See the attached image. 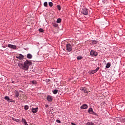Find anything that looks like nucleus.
<instances>
[{
    "instance_id": "obj_1",
    "label": "nucleus",
    "mask_w": 125,
    "mask_h": 125,
    "mask_svg": "<svg viewBox=\"0 0 125 125\" xmlns=\"http://www.w3.org/2000/svg\"><path fill=\"white\" fill-rule=\"evenodd\" d=\"M32 64V61L30 60H27L24 62V63L22 61L18 63V66L21 70H24L25 71H28L29 70V66Z\"/></svg>"
},
{
    "instance_id": "obj_2",
    "label": "nucleus",
    "mask_w": 125,
    "mask_h": 125,
    "mask_svg": "<svg viewBox=\"0 0 125 125\" xmlns=\"http://www.w3.org/2000/svg\"><path fill=\"white\" fill-rule=\"evenodd\" d=\"M89 12H90L89 9L86 7L83 8L82 10L81 11V13L82 14H83V15H88Z\"/></svg>"
},
{
    "instance_id": "obj_3",
    "label": "nucleus",
    "mask_w": 125,
    "mask_h": 125,
    "mask_svg": "<svg viewBox=\"0 0 125 125\" xmlns=\"http://www.w3.org/2000/svg\"><path fill=\"white\" fill-rule=\"evenodd\" d=\"M90 55L92 56V57H95V56H97L98 55V53L96 52V51L92 50L90 52Z\"/></svg>"
},
{
    "instance_id": "obj_4",
    "label": "nucleus",
    "mask_w": 125,
    "mask_h": 125,
    "mask_svg": "<svg viewBox=\"0 0 125 125\" xmlns=\"http://www.w3.org/2000/svg\"><path fill=\"white\" fill-rule=\"evenodd\" d=\"M66 50L68 52H71L72 51V45L70 43H67L66 45Z\"/></svg>"
},
{
    "instance_id": "obj_5",
    "label": "nucleus",
    "mask_w": 125,
    "mask_h": 125,
    "mask_svg": "<svg viewBox=\"0 0 125 125\" xmlns=\"http://www.w3.org/2000/svg\"><path fill=\"white\" fill-rule=\"evenodd\" d=\"M16 58H17V59H19V60H22L23 58H24V56L21 54H20L19 55H17Z\"/></svg>"
},
{
    "instance_id": "obj_6",
    "label": "nucleus",
    "mask_w": 125,
    "mask_h": 125,
    "mask_svg": "<svg viewBox=\"0 0 125 125\" xmlns=\"http://www.w3.org/2000/svg\"><path fill=\"white\" fill-rule=\"evenodd\" d=\"M80 90L83 91L84 93H88V91H87V89L85 87H81Z\"/></svg>"
},
{
    "instance_id": "obj_7",
    "label": "nucleus",
    "mask_w": 125,
    "mask_h": 125,
    "mask_svg": "<svg viewBox=\"0 0 125 125\" xmlns=\"http://www.w3.org/2000/svg\"><path fill=\"white\" fill-rule=\"evenodd\" d=\"M46 99L48 102H52V101L53 100V98H52V96L51 95H47Z\"/></svg>"
},
{
    "instance_id": "obj_8",
    "label": "nucleus",
    "mask_w": 125,
    "mask_h": 125,
    "mask_svg": "<svg viewBox=\"0 0 125 125\" xmlns=\"http://www.w3.org/2000/svg\"><path fill=\"white\" fill-rule=\"evenodd\" d=\"M87 108H88V106L87 105V104H83L81 107L80 108L82 109V110H84L85 109H87Z\"/></svg>"
},
{
    "instance_id": "obj_9",
    "label": "nucleus",
    "mask_w": 125,
    "mask_h": 125,
    "mask_svg": "<svg viewBox=\"0 0 125 125\" xmlns=\"http://www.w3.org/2000/svg\"><path fill=\"white\" fill-rule=\"evenodd\" d=\"M8 47H9L10 48H12L13 49H16L17 48V46L15 45H12L11 44H9L8 45Z\"/></svg>"
},
{
    "instance_id": "obj_10",
    "label": "nucleus",
    "mask_w": 125,
    "mask_h": 125,
    "mask_svg": "<svg viewBox=\"0 0 125 125\" xmlns=\"http://www.w3.org/2000/svg\"><path fill=\"white\" fill-rule=\"evenodd\" d=\"M31 111L33 114H36V113H38V111H39V108H32L31 109Z\"/></svg>"
},
{
    "instance_id": "obj_11",
    "label": "nucleus",
    "mask_w": 125,
    "mask_h": 125,
    "mask_svg": "<svg viewBox=\"0 0 125 125\" xmlns=\"http://www.w3.org/2000/svg\"><path fill=\"white\" fill-rule=\"evenodd\" d=\"M19 95H20V93H19V92H18V91H15V96L18 98V97H19Z\"/></svg>"
},
{
    "instance_id": "obj_12",
    "label": "nucleus",
    "mask_w": 125,
    "mask_h": 125,
    "mask_svg": "<svg viewBox=\"0 0 125 125\" xmlns=\"http://www.w3.org/2000/svg\"><path fill=\"white\" fill-rule=\"evenodd\" d=\"M27 58H28V59H32V58H33V55H32V54L29 53L27 55Z\"/></svg>"
},
{
    "instance_id": "obj_13",
    "label": "nucleus",
    "mask_w": 125,
    "mask_h": 125,
    "mask_svg": "<svg viewBox=\"0 0 125 125\" xmlns=\"http://www.w3.org/2000/svg\"><path fill=\"white\" fill-rule=\"evenodd\" d=\"M95 73H96V72L95 70L89 71V74H90V75H93V74H95Z\"/></svg>"
},
{
    "instance_id": "obj_14",
    "label": "nucleus",
    "mask_w": 125,
    "mask_h": 125,
    "mask_svg": "<svg viewBox=\"0 0 125 125\" xmlns=\"http://www.w3.org/2000/svg\"><path fill=\"white\" fill-rule=\"evenodd\" d=\"M4 99H5V100H7V101L8 102H9V101H10V98L7 96H6L4 98Z\"/></svg>"
},
{
    "instance_id": "obj_15",
    "label": "nucleus",
    "mask_w": 125,
    "mask_h": 125,
    "mask_svg": "<svg viewBox=\"0 0 125 125\" xmlns=\"http://www.w3.org/2000/svg\"><path fill=\"white\" fill-rule=\"evenodd\" d=\"M30 83H31L32 84H34L35 85H36V84H38V83H37V81L35 80L30 81Z\"/></svg>"
},
{
    "instance_id": "obj_16",
    "label": "nucleus",
    "mask_w": 125,
    "mask_h": 125,
    "mask_svg": "<svg viewBox=\"0 0 125 125\" xmlns=\"http://www.w3.org/2000/svg\"><path fill=\"white\" fill-rule=\"evenodd\" d=\"M88 113H89V114H92L93 112V109H92V108H90L88 109Z\"/></svg>"
},
{
    "instance_id": "obj_17",
    "label": "nucleus",
    "mask_w": 125,
    "mask_h": 125,
    "mask_svg": "<svg viewBox=\"0 0 125 125\" xmlns=\"http://www.w3.org/2000/svg\"><path fill=\"white\" fill-rule=\"evenodd\" d=\"M109 67H111V63H106V66H105V68H106V69H109Z\"/></svg>"
},
{
    "instance_id": "obj_18",
    "label": "nucleus",
    "mask_w": 125,
    "mask_h": 125,
    "mask_svg": "<svg viewBox=\"0 0 125 125\" xmlns=\"http://www.w3.org/2000/svg\"><path fill=\"white\" fill-rule=\"evenodd\" d=\"M52 25L54 28H57L58 27V24L55 23V22H53Z\"/></svg>"
},
{
    "instance_id": "obj_19",
    "label": "nucleus",
    "mask_w": 125,
    "mask_h": 125,
    "mask_svg": "<svg viewBox=\"0 0 125 125\" xmlns=\"http://www.w3.org/2000/svg\"><path fill=\"white\" fill-rule=\"evenodd\" d=\"M53 94H57L58 93V90L55 89L52 91Z\"/></svg>"
},
{
    "instance_id": "obj_20",
    "label": "nucleus",
    "mask_w": 125,
    "mask_h": 125,
    "mask_svg": "<svg viewBox=\"0 0 125 125\" xmlns=\"http://www.w3.org/2000/svg\"><path fill=\"white\" fill-rule=\"evenodd\" d=\"M61 22H62V20L60 18H58L57 20V23H61Z\"/></svg>"
},
{
    "instance_id": "obj_21",
    "label": "nucleus",
    "mask_w": 125,
    "mask_h": 125,
    "mask_svg": "<svg viewBox=\"0 0 125 125\" xmlns=\"http://www.w3.org/2000/svg\"><path fill=\"white\" fill-rule=\"evenodd\" d=\"M12 120L15 122H16L17 123H19V121H20L19 119H15V118L13 117L12 118Z\"/></svg>"
},
{
    "instance_id": "obj_22",
    "label": "nucleus",
    "mask_w": 125,
    "mask_h": 125,
    "mask_svg": "<svg viewBox=\"0 0 125 125\" xmlns=\"http://www.w3.org/2000/svg\"><path fill=\"white\" fill-rule=\"evenodd\" d=\"M97 42H98L97 41H96V40H93L92 42V44H97Z\"/></svg>"
},
{
    "instance_id": "obj_23",
    "label": "nucleus",
    "mask_w": 125,
    "mask_h": 125,
    "mask_svg": "<svg viewBox=\"0 0 125 125\" xmlns=\"http://www.w3.org/2000/svg\"><path fill=\"white\" fill-rule=\"evenodd\" d=\"M48 4L50 7H52L53 6V3H52V2H49Z\"/></svg>"
},
{
    "instance_id": "obj_24",
    "label": "nucleus",
    "mask_w": 125,
    "mask_h": 125,
    "mask_svg": "<svg viewBox=\"0 0 125 125\" xmlns=\"http://www.w3.org/2000/svg\"><path fill=\"white\" fill-rule=\"evenodd\" d=\"M77 60H81V59H83V57L79 56L77 57Z\"/></svg>"
},
{
    "instance_id": "obj_25",
    "label": "nucleus",
    "mask_w": 125,
    "mask_h": 125,
    "mask_svg": "<svg viewBox=\"0 0 125 125\" xmlns=\"http://www.w3.org/2000/svg\"><path fill=\"white\" fill-rule=\"evenodd\" d=\"M28 109H29V105H25L24 106V109L25 110V111H27V110H28Z\"/></svg>"
},
{
    "instance_id": "obj_26",
    "label": "nucleus",
    "mask_w": 125,
    "mask_h": 125,
    "mask_svg": "<svg viewBox=\"0 0 125 125\" xmlns=\"http://www.w3.org/2000/svg\"><path fill=\"white\" fill-rule=\"evenodd\" d=\"M102 3L103 4H106V3H107V0H103Z\"/></svg>"
},
{
    "instance_id": "obj_27",
    "label": "nucleus",
    "mask_w": 125,
    "mask_h": 125,
    "mask_svg": "<svg viewBox=\"0 0 125 125\" xmlns=\"http://www.w3.org/2000/svg\"><path fill=\"white\" fill-rule=\"evenodd\" d=\"M39 31L40 32V33H43V29L40 28L39 29Z\"/></svg>"
},
{
    "instance_id": "obj_28",
    "label": "nucleus",
    "mask_w": 125,
    "mask_h": 125,
    "mask_svg": "<svg viewBox=\"0 0 125 125\" xmlns=\"http://www.w3.org/2000/svg\"><path fill=\"white\" fill-rule=\"evenodd\" d=\"M12 102L13 103H15V100H13L12 99H10L9 103Z\"/></svg>"
},
{
    "instance_id": "obj_29",
    "label": "nucleus",
    "mask_w": 125,
    "mask_h": 125,
    "mask_svg": "<svg viewBox=\"0 0 125 125\" xmlns=\"http://www.w3.org/2000/svg\"><path fill=\"white\" fill-rule=\"evenodd\" d=\"M58 10H61V6L60 5H57V6Z\"/></svg>"
},
{
    "instance_id": "obj_30",
    "label": "nucleus",
    "mask_w": 125,
    "mask_h": 125,
    "mask_svg": "<svg viewBox=\"0 0 125 125\" xmlns=\"http://www.w3.org/2000/svg\"><path fill=\"white\" fill-rule=\"evenodd\" d=\"M47 2L45 1L44 2L43 5L44 6H45V7H47Z\"/></svg>"
},
{
    "instance_id": "obj_31",
    "label": "nucleus",
    "mask_w": 125,
    "mask_h": 125,
    "mask_svg": "<svg viewBox=\"0 0 125 125\" xmlns=\"http://www.w3.org/2000/svg\"><path fill=\"white\" fill-rule=\"evenodd\" d=\"M22 122L23 123V124H25V123H27V121H26V119L22 118Z\"/></svg>"
},
{
    "instance_id": "obj_32",
    "label": "nucleus",
    "mask_w": 125,
    "mask_h": 125,
    "mask_svg": "<svg viewBox=\"0 0 125 125\" xmlns=\"http://www.w3.org/2000/svg\"><path fill=\"white\" fill-rule=\"evenodd\" d=\"M56 123H58V124H61V121H60V120H58L57 119L56 121Z\"/></svg>"
},
{
    "instance_id": "obj_33",
    "label": "nucleus",
    "mask_w": 125,
    "mask_h": 125,
    "mask_svg": "<svg viewBox=\"0 0 125 125\" xmlns=\"http://www.w3.org/2000/svg\"><path fill=\"white\" fill-rule=\"evenodd\" d=\"M99 69H100V67H98L96 68V69H95V71L96 72H96H97V71H98V70H99Z\"/></svg>"
},
{
    "instance_id": "obj_34",
    "label": "nucleus",
    "mask_w": 125,
    "mask_h": 125,
    "mask_svg": "<svg viewBox=\"0 0 125 125\" xmlns=\"http://www.w3.org/2000/svg\"><path fill=\"white\" fill-rule=\"evenodd\" d=\"M115 120H118V122H120V121H121V119L118 117H116Z\"/></svg>"
},
{
    "instance_id": "obj_35",
    "label": "nucleus",
    "mask_w": 125,
    "mask_h": 125,
    "mask_svg": "<svg viewBox=\"0 0 125 125\" xmlns=\"http://www.w3.org/2000/svg\"><path fill=\"white\" fill-rule=\"evenodd\" d=\"M92 114L94 115V116H98V115H97V114L95 112H94V111L93 112Z\"/></svg>"
},
{
    "instance_id": "obj_36",
    "label": "nucleus",
    "mask_w": 125,
    "mask_h": 125,
    "mask_svg": "<svg viewBox=\"0 0 125 125\" xmlns=\"http://www.w3.org/2000/svg\"><path fill=\"white\" fill-rule=\"evenodd\" d=\"M46 83H49V82H50V80L49 79H46Z\"/></svg>"
},
{
    "instance_id": "obj_37",
    "label": "nucleus",
    "mask_w": 125,
    "mask_h": 125,
    "mask_svg": "<svg viewBox=\"0 0 125 125\" xmlns=\"http://www.w3.org/2000/svg\"><path fill=\"white\" fill-rule=\"evenodd\" d=\"M45 108L48 107V104H46V105H45Z\"/></svg>"
},
{
    "instance_id": "obj_38",
    "label": "nucleus",
    "mask_w": 125,
    "mask_h": 125,
    "mask_svg": "<svg viewBox=\"0 0 125 125\" xmlns=\"http://www.w3.org/2000/svg\"><path fill=\"white\" fill-rule=\"evenodd\" d=\"M24 125H28V123L27 122H25V123H23Z\"/></svg>"
},
{
    "instance_id": "obj_39",
    "label": "nucleus",
    "mask_w": 125,
    "mask_h": 125,
    "mask_svg": "<svg viewBox=\"0 0 125 125\" xmlns=\"http://www.w3.org/2000/svg\"><path fill=\"white\" fill-rule=\"evenodd\" d=\"M12 83H14V81H12Z\"/></svg>"
}]
</instances>
